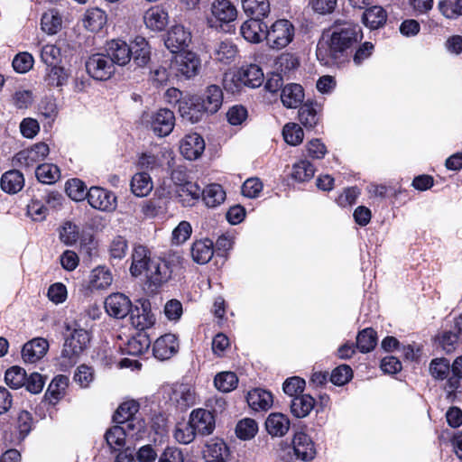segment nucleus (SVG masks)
I'll return each instance as SVG.
<instances>
[{"label": "nucleus", "instance_id": "obj_58", "mask_svg": "<svg viewBox=\"0 0 462 462\" xmlns=\"http://www.w3.org/2000/svg\"><path fill=\"white\" fill-rule=\"evenodd\" d=\"M450 372V365L446 358L433 359L430 364V373L437 380H444Z\"/></svg>", "mask_w": 462, "mask_h": 462}, {"label": "nucleus", "instance_id": "obj_39", "mask_svg": "<svg viewBox=\"0 0 462 462\" xmlns=\"http://www.w3.org/2000/svg\"><path fill=\"white\" fill-rule=\"evenodd\" d=\"M315 405V400L310 394L295 396L291 402V412L297 418H305Z\"/></svg>", "mask_w": 462, "mask_h": 462}, {"label": "nucleus", "instance_id": "obj_50", "mask_svg": "<svg viewBox=\"0 0 462 462\" xmlns=\"http://www.w3.org/2000/svg\"><path fill=\"white\" fill-rule=\"evenodd\" d=\"M26 371L17 365L8 368L5 374V381L13 389H19L25 384Z\"/></svg>", "mask_w": 462, "mask_h": 462}, {"label": "nucleus", "instance_id": "obj_59", "mask_svg": "<svg viewBox=\"0 0 462 462\" xmlns=\"http://www.w3.org/2000/svg\"><path fill=\"white\" fill-rule=\"evenodd\" d=\"M352 376L353 371L351 367L347 365H341L332 371L330 374V381L335 385L341 386L348 383Z\"/></svg>", "mask_w": 462, "mask_h": 462}, {"label": "nucleus", "instance_id": "obj_57", "mask_svg": "<svg viewBox=\"0 0 462 462\" xmlns=\"http://www.w3.org/2000/svg\"><path fill=\"white\" fill-rule=\"evenodd\" d=\"M66 192L69 198L81 201L88 198L87 186L79 179H71L66 183Z\"/></svg>", "mask_w": 462, "mask_h": 462}, {"label": "nucleus", "instance_id": "obj_17", "mask_svg": "<svg viewBox=\"0 0 462 462\" xmlns=\"http://www.w3.org/2000/svg\"><path fill=\"white\" fill-rule=\"evenodd\" d=\"M181 154L188 160H196L205 150L204 139L198 134H187L180 143Z\"/></svg>", "mask_w": 462, "mask_h": 462}, {"label": "nucleus", "instance_id": "obj_33", "mask_svg": "<svg viewBox=\"0 0 462 462\" xmlns=\"http://www.w3.org/2000/svg\"><path fill=\"white\" fill-rule=\"evenodd\" d=\"M241 4L245 14L250 17L264 19L271 12L269 0H241Z\"/></svg>", "mask_w": 462, "mask_h": 462}, {"label": "nucleus", "instance_id": "obj_23", "mask_svg": "<svg viewBox=\"0 0 462 462\" xmlns=\"http://www.w3.org/2000/svg\"><path fill=\"white\" fill-rule=\"evenodd\" d=\"M196 98L203 104V108L208 114H214L222 106L223 92L218 86L210 85L207 88L202 97H196Z\"/></svg>", "mask_w": 462, "mask_h": 462}, {"label": "nucleus", "instance_id": "obj_15", "mask_svg": "<svg viewBox=\"0 0 462 462\" xmlns=\"http://www.w3.org/2000/svg\"><path fill=\"white\" fill-rule=\"evenodd\" d=\"M263 20L262 18L251 17L243 23L240 32L247 42L258 43L266 40L267 25Z\"/></svg>", "mask_w": 462, "mask_h": 462}, {"label": "nucleus", "instance_id": "obj_49", "mask_svg": "<svg viewBox=\"0 0 462 462\" xmlns=\"http://www.w3.org/2000/svg\"><path fill=\"white\" fill-rule=\"evenodd\" d=\"M128 251V242L122 236H115L108 246V254L111 261H121Z\"/></svg>", "mask_w": 462, "mask_h": 462}, {"label": "nucleus", "instance_id": "obj_31", "mask_svg": "<svg viewBox=\"0 0 462 462\" xmlns=\"http://www.w3.org/2000/svg\"><path fill=\"white\" fill-rule=\"evenodd\" d=\"M131 50V58L138 67H144L151 60V48L143 37H136Z\"/></svg>", "mask_w": 462, "mask_h": 462}, {"label": "nucleus", "instance_id": "obj_63", "mask_svg": "<svg viewBox=\"0 0 462 462\" xmlns=\"http://www.w3.org/2000/svg\"><path fill=\"white\" fill-rule=\"evenodd\" d=\"M263 189V183L258 178L247 179L242 186V194L249 199L257 198Z\"/></svg>", "mask_w": 462, "mask_h": 462}, {"label": "nucleus", "instance_id": "obj_43", "mask_svg": "<svg viewBox=\"0 0 462 462\" xmlns=\"http://www.w3.org/2000/svg\"><path fill=\"white\" fill-rule=\"evenodd\" d=\"M36 178L44 184H53L60 177V169L52 163H43L39 165L35 171Z\"/></svg>", "mask_w": 462, "mask_h": 462}, {"label": "nucleus", "instance_id": "obj_62", "mask_svg": "<svg viewBox=\"0 0 462 462\" xmlns=\"http://www.w3.org/2000/svg\"><path fill=\"white\" fill-rule=\"evenodd\" d=\"M33 65V57L28 52L17 54L13 60V68L18 73L29 71Z\"/></svg>", "mask_w": 462, "mask_h": 462}, {"label": "nucleus", "instance_id": "obj_5", "mask_svg": "<svg viewBox=\"0 0 462 462\" xmlns=\"http://www.w3.org/2000/svg\"><path fill=\"white\" fill-rule=\"evenodd\" d=\"M170 69L176 77L191 79L199 72L200 59L191 51L180 52L174 56Z\"/></svg>", "mask_w": 462, "mask_h": 462}, {"label": "nucleus", "instance_id": "obj_36", "mask_svg": "<svg viewBox=\"0 0 462 462\" xmlns=\"http://www.w3.org/2000/svg\"><path fill=\"white\" fill-rule=\"evenodd\" d=\"M213 254V242L209 239L196 241L192 245L191 256L199 264H205L208 263Z\"/></svg>", "mask_w": 462, "mask_h": 462}, {"label": "nucleus", "instance_id": "obj_46", "mask_svg": "<svg viewBox=\"0 0 462 462\" xmlns=\"http://www.w3.org/2000/svg\"><path fill=\"white\" fill-rule=\"evenodd\" d=\"M62 19L56 10H49L44 13L41 19L42 31L48 34H55L61 28Z\"/></svg>", "mask_w": 462, "mask_h": 462}, {"label": "nucleus", "instance_id": "obj_6", "mask_svg": "<svg viewBox=\"0 0 462 462\" xmlns=\"http://www.w3.org/2000/svg\"><path fill=\"white\" fill-rule=\"evenodd\" d=\"M86 69L97 80H106L115 73L112 60L104 53L91 55L86 62Z\"/></svg>", "mask_w": 462, "mask_h": 462}, {"label": "nucleus", "instance_id": "obj_10", "mask_svg": "<svg viewBox=\"0 0 462 462\" xmlns=\"http://www.w3.org/2000/svg\"><path fill=\"white\" fill-rule=\"evenodd\" d=\"M151 129L160 137L169 135L175 125V116L171 110L167 108L159 109L151 116Z\"/></svg>", "mask_w": 462, "mask_h": 462}, {"label": "nucleus", "instance_id": "obj_16", "mask_svg": "<svg viewBox=\"0 0 462 462\" xmlns=\"http://www.w3.org/2000/svg\"><path fill=\"white\" fill-rule=\"evenodd\" d=\"M179 342L175 335L165 334L156 339L153 344V355L160 360L171 358L178 352Z\"/></svg>", "mask_w": 462, "mask_h": 462}, {"label": "nucleus", "instance_id": "obj_60", "mask_svg": "<svg viewBox=\"0 0 462 462\" xmlns=\"http://www.w3.org/2000/svg\"><path fill=\"white\" fill-rule=\"evenodd\" d=\"M60 50L53 44H46L42 48L41 59L48 66H56L60 60Z\"/></svg>", "mask_w": 462, "mask_h": 462}, {"label": "nucleus", "instance_id": "obj_24", "mask_svg": "<svg viewBox=\"0 0 462 462\" xmlns=\"http://www.w3.org/2000/svg\"><path fill=\"white\" fill-rule=\"evenodd\" d=\"M387 17V12L382 6L373 5L364 11L362 23L370 30H377L384 26Z\"/></svg>", "mask_w": 462, "mask_h": 462}, {"label": "nucleus", "instance_id": "obj_21", "mask_svg": "<svg viewBox=\"0 0 462 462\" xmlns=\"http://www.w3.org/2000/svg\"><path fill=\"white\" fill-rule=\"evenodd\" d=\"M49 343L42 337L33 338L25 343L22 349V357L25 363H35L40 360L47 352Z\"/></svg>", "mask_w": 462, "mask_h": 462}, {"label": "nucleus", "instance_id": "obj_18", "mask_svg": "<svg viewBox=\"0 0 462 462\" xmlns=\"http://www.w3.org/2000/svg\"><path fill=\"white\" fill-rule=\"evenodd\" d=\"M292 448L297 458L303 461L312 460L316 456L312 439L303 432H298L294 435Z\"/></svg>", "mask_w": 462, "mask_h": 462}, {"label": "nucleus", "instance_id": "obj_2", "mask_svg": "<svg viewBox=\"0 0 462 462\" xmlns=\"http://www.w3.org/2000/svg\"><path fill=\"white\" fill-rule=\"evenodd\" d=\"M67 331L70 332L65 339L61 356L67 358L70 364H75L79 356L87 349L90 343V333L81 328L79 321L65 324Z\"/></svg>", "mask_w": 462, "mask_h": 462}, {"label": "nucleus", "instance_id": "obj_7", "mask_svg": "<svg viewBox=\"0 0 462 462\" xmlns=\"http://www.w3.org/2000/svg\"><path fill=\"white\" fill-rule=\"evenodd\" d=\"M49 152V146L45 143H38L17 152L13 161L17 166L31 168L44 160Z\"/></svg>", "mask_w": 462, "mask_h": 462}, {"label": "nucleus", "instance_id": "obj_1", "mask_svg": "<svg viewBox=\"0 0 462 462\" xmlns=\"http://www.w3.org/2000/svg\"><path fill=\"white\" fill-rule=\"evenodd\" d=\"M361 39L362 32L357 24L336 21L329 40L318 43L317 58L326 66L344 63Z\"/></svg>", "mask_w": 462, "mask_h": 462}, {"label": "nucleus", "instance_id": "obj_13", "mask_svg": "<svg viewBox=\"0 0 462 462\" xmlns=\"http://www.w3.org/2000/svg\"><path fill=\"white\" fill-rule=\"evenodd\" d=\"M189 420L199 435H210L216 428L214 414L205 409H197L192 411Z\"/></svg>", "mask_w": 462, "mask_h": 462}, {"label": "nucleus", "instance_id": "obj_61", "mask_svg": "<svg viewBox=\"0 0 462 462\" xmlns=\"http://www.w3.org/2000/svg\"><path fill=\"white\" fill-rule=\"evenodd\" d=\"M79 237V227L71 222H66L60 231V240L67 245L75 244Z\"/></svg>", "mask_w": 462, "mask_h": 462}, {"label": "nucleus", "instance_id": "obj_45", "mask_svg": "<svg viewBox=\"0 0 462 462\" xmlns=\"http://www.w3.org/2000/svg\"><path fill=\"white\" fill-rule=\"evenodd\" d=\"M196 434L198 433L189 420L187 422H178L173 431L174 439L180 444H189L194 440Z\"/></svg>", "mask_w": 462, "mask_h": 462}, {"label": "nucleus", "instance_id": "obj_40", "mask_svg": "<svg viewBox=\"0 0 462 462\" xmlns=\"http://www.w3.org/2000/svg\"><path fill=\"white\" fill-rule=\"evenodd\" d=\"M176 195L184 206L190 205V201L198 200L201 197L200 187L194 182L189 181L175 190Z\"/></svg>", "mask_w": 462, "mask_h": 462}, {"label": "nucleus", "instance_id": "obj_27", "mask_svg": "<svg viewBox=\"0 0 462 462\" xmlns=\"http://www.w3.org/2000/svg\"><path fill=\"white\" fill-rule=\"evenodd\" d=\"M129 315L132 325L140 330L139 332H143L144 329L151 328L155 322L153 314L144 304L141 308L132 309Z\"/></svg>", "mask_w": 462, "mask_h": 462}, {"label": "nucleus", "instance_id": "obj_54", "mask_svg": "<svg viewBox=\"0 0 462 462\" xmlns=\"http://www.w3.org/2000/svg\"><path fill=\"white\" fill-rule=\"evenodd\" d=\"M238 383L236 374L233 372H222L215 376V386L221 392L228 393L234 390Z\"/></svg>", "mask_w": 462, "mask_h": 462}, {"label": "nucleus", "instance_id": "obj_26", "mask_svg": "<svg viewBox=\"0 0 462 462\" xmlns=\"http://www.w3.org/2000/svg\"><path fill=\"white\" fill-rule=\"evenodd\" d=\"M211 14L217 21L228 23L236 20L237 10L229 0H215L211 5Z\"/></svg>", "mask_w": 462, "mask_h": 462}, {"label": "nucleus", "instance_id": "obj_30", "mask_svg": "<svg viewBox=\"0 0 462 462\" xmlns=\"http://www.w3.org/2000/svg\"><path fill=\"white\" fill-rule=\"evenodd\" d=\"M83 25L90 32H99L106 23L107 16L100 8H88L83 17Z\"/></svg>", "mask_w": 462, "mask_h": 462}, {"label": "nucleus", "instance_id": "obj_22", "mask_svg": "<svg viewBox=\"0 0 462 462\" xmlns=\"http://www.w3.org/2000/svg\"><path fill=\"white\" fill-rule=\"evenodd\" d=\"M291 422L289 418L280 412H273L265 420V430L272 437L281 438L287 434Z\"/></svg>", "mask_w": 462, "mask_h": 462}, {"label": "nucleus", "instance_id": "obj_51", "mask_svg": "<svg viewBox=\"0 0 462 462\" xmlns=\"http://www.w3.org/2000/svg\"><path fill=\"white\" fill-rule=\"evenodd\" d=\"M315 173V168L312 163L307 160H302L292 166L291 177L304 182L311 180Z\"/></svg>", "mask_w": 462, "mask_h": 462}, {"label": "nucleus", "instance_id": "obj_55", "mask_svg": "<svg viewBox=\"0 0 462 462\" xmlns=\"http://www.w3.org/2000/svg\"><path fill=\"white\" fill-rule=\"evenodd\" d=\"M282 135L284 141L288 144L296 146L301 143L304 133L302 128L299 125L295 123H289L283 126Z\"/></svg>", "mask_w": 462, "mask_h": 462}, {"label": "nucleus", "instance_id": "obj_4", "mask_svg": "<svg viewBox=\"0 0 462 462\" xmlns=\"http://www.w3.org/2000/svg\"><path fill=\"white\" fill-rule=\"evenodd\" d=\"M294 35L293 24L289 20L280 19L267 28L266 42L271 49L282 50L292 42Z\"/></svg>", "mask_w": 462, "mask_h": 462}, {"label": "nucleus", "instance_id": "obj_14", "mask_svg": "<svg viewBox=\"0 0 462 462\" xmlns=\"http://www.w3.org/2000/svg\"><path fill=\"white\" fill-rule=\"evenodd\" d=\"M191 42V33L183 25H174L168 32L165 39V46L172 53L188 47Z\"/></svg>", "mask_w": 462, "mask_h": 462}, {"label": "nucleus", "instance_id": "obj_9", "mask_svg": "<svg viewBox=\"0 0 462 462\" xmlns=\"http://www.w3.org/2000/svg\"><path fill=\"white\" fill-rule=\"evenodd\" d=\"M155 258L151 257V251L145 245L135 244L134 245L132 254H131V266L130 273L134 277H138L142 274H145L150 267V263L153 262Z\"/></svg>", "mask_w": 462, "mask_h": 462}, {"label": "nucleus", "instance_id": "obj_53", "mask_svg": "<svg viewBox=\"0 0 462 462\" xmlns=\"http://www.w3.org/2000/svg\"><path fill=\"white\" fill-rule=\"evenodd\" d=\"M68 74L64 68L59 66H50L44 78L49 87H62L68 81Z\"/></svg>", "mask_w": 462, "mask_h": 462}, {"label": "nucleus", "instance_id": "obj_42", "mask_svg": "<svg viewBox=\"0 0 462 462\" xmlns=\"http://www.w3.org/2000/svg\"><path fill=\"white\" fill-rule=\"evenodd\" d=\"M152 189L150 176L146 172H139L134 175L131 180V190L137 197L147 196Z\"/></svg>", "mask_w": 462, "mask_h": 462}, {"label": "nucleus", "instance_id": "obj_19", "mask_svg": "<svg viewBox=\"0 0 462 462\" xmlns=\"http://www.w3.org/2000/svg\"><path fill=\"white\" fill-rule=\"evenodd\" d=\"M106 55L112 60L113 65L124 66L131 60V50L128 44L121 40H112L106 48Z\"/></svg>", "mask_w": 462, "mask_h": 462}, {"label": "nucleus", "instance_id": "obj_28", "mask_svg": "<svg viewBox=\"0 0 462 462\" xmlns=\"http://www.w3.org/2000/svg\"><path fill=\"white\" fill-rule=\"evenodd\" d=\"M304 92L300 85L290 83L282 88L281 100L284 106L296 108L303 101Z\"/></svg>", "mask_w": 462, "mask_h": 462}, {"label": "nucleus", "instance_id": "obj_12", "mask_svg": "<svg viewBox=\"0 0 462 462\" xmlns=\"http://www.w3.org/2000/svg\"><path fill=\"white\" fill-rule=\"evenodd\" d=\"M105 309L107 314L116 319L125 318L132 310L130 299L123 293H113L105 300Z\"/></svg>", "mask_w": 462, "mask_h": 462}, {"label": "nucleus", "instance_id": "obj_34", "mask_svg": "<svg viewBox=\"0 0 462 462\" xmlns=\"http://www.w3.org/2000/svg\"><path fill=\"white\" fill-rule=\"evenodd\" d=\"M0 184L5 192L15 194L23 189L24 178L19 171L11 170L2 175Z\"/></svg>", "mask_w": 462, "mask_h": 462}, {"label": "nucleus", "instance_id": "obj_56", "mask_svg": "<svg viewBox=\"0 0 462 462\" xmlns=\"http://www.w3.org/2000/svg\"><path fill=\"white\" fill-rule=\"evenodd\" d=\"M257 431L258 425L256 421L249 418L241 420L236 427V436L245 440L253 439Z\"/></svg>", "mask_w": 462, "mask_h": 462}, {"label": "nucleus", "instance_id": "obj_20", "mask_svg": "<svg viewBox=\"0 0 462 462\" xmlns=\"http://www.w3.org/2000/svg\"><path fill=\"white\" fill-rule=\"evenodd\" d=\"M143 22L146 27L152 31H163L169 23L168 12L162 6H152L144 13Z\"/></svg>", "mask_w": 462, "mask_h": 462}, {"label": "nucleus", "instance_id": "obj_41", "mask_svg": "<svg viewBox=\"0 0 462 462\" xmlns=\"http://www.w3.org/2000/svg\"><path fill=\"white\" fill-rule=\"evenodd\" d=\"M299 120L305 128L313 129L320 120L319 110L312 104L306 103L299 110Z\"/></svg>", "mask_w": 462, "mask_h": 462}, {"label": "nucleus", "instance_id": "obj_8", "mask_svg": "<svg viewBox=\"0 0 462 462\" xmlns=\"http://www.w3.org/2000/svg\"><path fill=\"white\" fill-rule=\"evenodd\" d=\"M87 199L92 208L102 211H112L116 207L115 194L100 187H91Z\"/></svg>", "mask_w": 462, "mask_h": 462}, {"label": "nucleus", "instance_id": "obj_48", "mask_svg": "<svg viewBox=\"0 0 462 462\" xmlns=\"http://www.w3.org/2000/svg\"><path fill=\"white\" fill-rule=\"evenodd\" d=\"M139 403L134 400L123 402L113 416L114 421L116 423H124L125 420H130L139 411Z\"/></svg>", "mask_w": 462, "mask_h": 462}, {"label": "nucleus", "instance_id": "obj_52", "mask_svg": "<svg viewBox=\"0 0 462 462\" xmlns=\"http://www.w3.org/2000/svg\"><path fill=\"white\" fill-rule=\"evenodd\" d=\"M113 278L111 273L105 267H97L91 273L90 283L93 289L104 290L109 287Z\"/></svg>", "mask_w": 462, "mask_h": 462}, {"label": "nucleus", "instance_id": "obj_25", "mask_svg": "<svg viewBox=\"0 0 462 462\" xmlns=\"http://www.w3.org/2000/svg\"><path fill=\"white\" fill-rule=\"evenodd\" d=\"M229 456L226 444L218 439L208 441L203 450L206 462H226Z\"/></svg>", "mask_w": 462, "mask_h": 462}, {"label": "nucleus", "instance_id": "obj_3", "mask_svg": "<svg viewBox=\"0 0 462 462\" xmlns=\"http://www.w3.org/2000/svg\"><path fill=\"white\" fill-rule=\"evenodd\" d=\"M264 80L262 69L256 64H249L241 67L230 79H224L226 90L235 93L239 91L242 86L255 88L260 87Z\"/></svg>", "mask_w": 462, "mask_h": 462}, {"label": "nucleus", "instance_id": "obj_37", "mask_svg": "<svg viewBox=\"0 0 462 462\" xmlns=\"http://www.w3.org/2000/svg\"><path fill=\"white\" fill-rule=\"evenodd\" d=\"M151 342L146 333L137 332L128 340L125 351L131 356H140L149 349Z\"/></svg>", "mask_w": 462, "mask_h": 462}, {"label": "nucleus", "instance_id": "obj_38", "mask_svg": "<svg viewBox=\"0 0 462 462\" xmlns=\"http://www.w3.org/2000/svg\"><path fill=\"white\" fill-rule=\"evenodd\" d=\"M201 197L208 208H216L222 204L226 199V191L219 184H209L201 190Z\"/></svg>", "mask_w": 462, "mask_h": 462}, {"label": "nucleus", "instance_id": "obj_29", "mask_svg": "<svg viewBox=\"0 0 462 462\" xmlns=\"http://www.w3.org/2000/svg\"><path fill=\"white\" fill-rule=\"evenodd\" d=\"M203 107L201 102H199L196 97H192L189 101L181 103L179 110L184 119L194 124L200 121L208 114Z\"/></svg>", "mask_w": 462, "mask_h": 462}, {"label": "nucleus", "instance_id": "obj_47", "mask_svg": "<svg viewBox=\"0 0 462 462\" xmlns=\"http://www.w3.org/2000/svg\"><path fill=\"white\" fill-rule=\"evenodd\" d=\"M126 436L127 430L120 425L110 428L105 434L107 445L114 449L121 448L125 446Z\"/></svg>", "mask_w": 462, "mask_h": 462}, {"label": "nucleus", "instance_id": "obj_64", "mask_svg": "<svg viewBox=\"0 0 462 462\" xmlns=\"http://www.w3.org/2000/svg\"><path fill=\"white\" fill-rule=\"evenodd\" d=\"M305 387V381L298 376L291 377L283 383V391L290 396H299Z\"/></svg>", "mask_w": 462, "mask_h": 462}, {"label": "nucleus", "instance_id": "obj_35", "mask_svg": "<svg viewBox=\"0 0 462 462\" xmlns=\"http://www.w3.org/2000/svg\"><path fill=\"white\" fill-rule=\"evenodd\" d=\"M237 47L231 41L226 40L218 42L212 53V57L215 60L224 63L230 64L233 62L237 55Z\"/></svg>", "mask_w": 462, "mask_h": 462}, {"label": "nucleus", "instance_id": "obj_32", "mask_svg": "<svg viewBox=\"0 0 462 462\" xmlns=\"http://www.w3.org/2000/svg\"><path fill=\"white\" fill-rule=\"evenodd\" d=\"M246 401L249 406L255 411H266L273 403L272 393L263 389H254L248 392Z\"/></svg>", "mask_w": 462, "mask_h": 462}, {"label": "nucleus", "instance_id": "obj_44", "mask_svg": "<svg viewBox=\"0 0 462 462\" xmlns=\"http://www.w3.org/2000/svg\"><path fill=\"white\" fill-rule=\"evenodd\" d=\"M376 343L377 334L371 328H365L357 334L356 347L362 353L372 351L375 347Z\"/></svg>", "mask_w": 462, "mask_h": 462}, {"label": "nucleus", "instance_id": "obj_11", "mask_svg": "<svg viewBox=\"0 0 462 462\" xmlns=\"http://www.w3.org/2000/svg\"><path fill=\"white\" fill-rule=\"evenodd\" d=\"M172 265L169 261L155 258L144 276L151 285L158 287L166 282L171 276Z\"/></svg>", "mask_w": 462, "mask_h": 462}]
</instances>
